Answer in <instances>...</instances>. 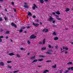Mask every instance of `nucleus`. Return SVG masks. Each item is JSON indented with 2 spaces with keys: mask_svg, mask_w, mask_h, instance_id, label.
I'll return each instance as SVG.
<instances>
[{
  "mask_svg": "<svg viewBox=\"0 0 73 73\" xmlns=\"http://www.w3.org/2000/svg\"><path fill=\"white\" fill-rule=\"evenodd\" d=\"M53 35H56V32H54L53 33Z\"/></svg>",
  "mask_w": 73,
  "mask_h": 73,
  "instance_id": "nucleus-38",
  "label": "nucleus"
},
{
  "mask_svg": "<svg viewBox=\"0 0 73 73\" xmlns=\"http://www.w3.org/2000/svg\"><path fill=\"white\" fill-rule=\"evenodd\" d=\"M2 20H3V19H2V18H0V21H2Z\"/></svg>",
  "mask_w": 73,
  "mask_h": 73,
  "instance_id": "nucleus-46",
  "label": "nucleus"
},
{
  "mask_svg": "<svg viewBox=\"0 0 73 73\" xmlns=\"http://www.w3.org/2000/svg\"><path fill=\"white\" fill-rule=\"evenodd\" d=\"M0 32H3V29H1L0 30Z\"/></svg>",
  "mask_w": 73,
  "mask_h": 73,
  "instance_id": "nucleus-37",
  "label": "nucleus"
},
{
  "mask_svg": "<svg viewBox=\"0 0 73 73\" xmlns=\"http://www.w3.org/2000/svg\"><path fill=\"white\" fill-rule=\"evenodd\" d=\"M54 40H55V41H56V40H58V37H56L54 38Z\"/></svg>",
  "mask_w": 73,
  "mask_h": 73,
  "instance_id": "nucleus-8",
  "label": "nucleus"
},
{
  "mask_svg": "<svg viewBox=\"0 0 73 73\" xmlns=\"http://www.w3.org/2000/svg\"><path fill=\"white\" fill-rule=\"evenodd\" d=\"M52 13L53 14V15H56V13L54 12H52Z\"/></svg>",
  "mask_w": 73,
  "mask_h": 73,
  "instance_id": "nucleus-48",
  "label": "nucleus"
},
{
  "mask_svg": "<svg viewBox=\"0 0 73 73\" xmlns=\"http://www.w3.org/2000/svg\"><path fill=\"white\" fill-rule=\"evenodd\" d=\"M39 57H41L44 58V57H45V56H43L41 55H40L39 56Z\"/></svg>",
  "mask_w": 73,
  "mask_h": 73,
  "instance_id": "nucleus-32",
  "label": "nucleus"
},
{
  "mask_svg": "<svg viewBox=\"0 0 73 73\" xmlns=\"http://www.w3.org/2000/svg\"><path fill=\"white\" fill-rule=\"evenodd\" d=\"M65 49V47L64 46H63V49Z\"/></svg>",
  "mask_w": 73,
  "mask_h": 73,
  "instance_id": "nucleus-51",
  "label": "nucleus"
},
{
  "mask_svg": "<svg viewBox=\"0 0 73 73\" xmlns=\"http://www.w3.org/2000/svg\"><path fill=\"white\" fill-rule=\"evenodd\" d=\"M64 52H65V53H64L65 54H67V53H68V52L64 50Z\"/></svg>",
  "mask_w": 73,
  "mask_h": 73,
  "instance_id": "nucleus-34",
  "label": "nucleus"
},
{
  "mask_svg": "<svg viewBox=\"0 0 73 73\" xmlns=\"http://www.w3.org/2000/svg\"><path fill=\"white\" fill-rule=\"evenodd\" d=\"M33 25H34L35 27H38V25H39V24L38 23H33Z\"/></svg>",
  "mask_w": 73,
  "mask_h": 73,
  "instance_id": "nucleus-5",
  "label": "nucleus"
},
{
  "mask_svg": "<svg viewBox=\"0 0 73 73\" xmlns=\"http://www.w3.org/2000/svg\"><path fill=\"white\" fill-rule=\"evenodd\" d=\"M44 1H46V2H47V1H48V0H44Z\"/></svg>",
  "mask_w": 73,
  "mask_h": 73,
  "instance_id": "nucleus-61",
  "label": "nucleus"
},
{
  "mask_svg": "<svg viewBox=\"0 0 73 73\" xmlns=\"http://www.w3.org/2000/svg\"><path fill=\"white\" fill-rule=\"evenodd\" d=\"M27 43L28 44H31V42H30L29 40L27 41Z\"/></svg>",
  "mask_w": 73,
  "mask_h": 73,
  "instance_id": "nucleus-29",
  "label": "nucleus"
},
{
  "mask_svg": "<svg viewBox=\"0 0 73 73\" xmlns=\"http://www.w3.org/2000/svg\"><path fill=\"white\" fill-rule=\"evenodd\" d=\"M39 44H42V42H40L39 43Z\"/></svg>",
  "mask_w": 73,
  "mask_h": 73,
  "instance_id": "nucleus-56",
  "label": "nucleus"
},
{
  "mask_svg": "<svg viewBox=\"0 0 73 73\" xmlns=\"http://www.w3.org/2000/svg\"><path fill=\"white\" fill-rule=\"evenodd\" d=\"M28 15L29 16H31L32 15V13H31V12H29Z\"/></svg>",
  "mask_w": 73,
  "mask_h": 73,
  "instance_id": "nucleus-11",
  "label": "nucleus"
},
{
  "mask_svg": "<svg viewBox=\"0 0 73 73\" xmlns=\"http://www.w3.org/2000/svg\"><path fill=\"white\" fill-rule=\"evenodd\" d=\"M56 64H55L54 66H52V68H56Z\"/></svg>",
  "mask_w": 73,
  "mask_h": 73,
  "instance_id": "nucleus-22",
  "label": "nucleus"
},
{
  "mask_svg": "<svg viewBox=\"0 0 73 73\" xmlns=\"http://www.w3.org/2000/svg\"><path fill=\"white\" fill-rule=\"evenodd\" d=\"M7 68H10V69H11V68H12V67L9 66H7Z\"/></svg>",
  "mask_w": 73,
  "mask_h": 73,
  "instance_id": "nucleus-30",
  "label": "nucleus"
},
{
  "mask_svg": "<svg viewBox=\"0 0 73 73\" xmlns=\"http://www.w3.org/2000/svg\"><path fill=\"white\" fill-rule=\"evenodd\" d=\"M56 13L57 15H60V11H57Z\"/></svg>",
  "mask_w": 73,
  "mask_h": 73,
  "instance_id": "nucleus-19",
  "label": "nucleus"
},
{
  "mask_svg": "<svg viewBox=\"0 0 73 73\" xmlns=\"http://www.w3.org/2000/svg\"><path fill=\"white\" fill-rule=\"evenodd\" d=\"M31 28V26H27V29H28L29 28Z\"/></svg>",
  "mask_w": 73,
  "mask_h": 73,
  "instance_id": "nucleus-53",
  "label": "nucleus"
},
{
  "mask_svg": "<svg viewBox=\"0 0 73 73\" xmlns=\"http://www.w3.org/2000/svg\"><path fill=\"white\" fill-rule=\"evenodd\" d=\"M26 28V27H21V29H25Z\"/></svg>",
  "mask_w": 73,
  "mask_h": 73,
  "instance_id": "nucleus-21",
  "label": "nucleus"
},
{
  "mask_svg": "<svg viewBox=\"0 0 73 73\" xmlns=\"http://www.w3.org/2000/svg\"><path fill=\"white\" fill-rule=\"evenodd\" d=\"M69 71L68 70H67L65 71V72H64L65 73H69Z\"/></svg>",
  "mask_w": 73,
  "mask_h": 73,
  "instance_id": "nucleus-27",
  "label": "nucleus"
},
{
  "mask_svg": "<svg viewBox=\"0 0 73 73\" xmlns=\"http://www.w3.org/2000/svg\"><path fill=\"white\" fill-rule=\"evenodd\" d=\"M40 25H42V22H40Z\"/></svg>",
  "mask_w": 73,
  "mask_h": 73,
  "instance_id": "nucleus-64",
  "label": "nucleus"
},
{
  "mask_svg": "<svg viewBox=\"0 0 73 73\" xmlns=\"http://www.w3.org/2000/svg\"><path fill=\"white\" fill-rule=\"evenodd\" d=\"M37 61H38V60L37 59L35 60L32 62V63H33V62H37Z\"/></svg>",
  "mask_w": 73,
  "mask_h": 73,
  "instance_id": "nucleus-12",
  "label": "nucleus"
},
{
  "mask_svg": "<svg viewBox=\"0 0 73 73\" xmlns=\"http://www.w3.org/2000/svg\"><path fill=\"white\" fill-rule=\"evenodd\" d=\"M33 18L34 19H36V16L35 15H34L33 16Z\"/></svg>",
  "mask_w": 73,
  "mask_h": 73,
  "instance_id": "nucleus-36",
  "label": "nucleus"
},
{
  "mask_svg": "<svg viewBox=\"0 0 73 73\" xmlns=\"http://www.w3.org/2000/svg\"><path fill=\"white\" fill-rule=\"evenodd\" d=\"M10 40L11 41V42H13V40L12 39H10Z\"/></svg>",
  "mask_w": 73,
  "mask_h": 73,
  "instance_id": "nucleus-63",
  "label": "nucleus"
},
{
  "mask_svg": "<svg viewBox=\"0 0 73 73\" xmlns=\"http://www.w3.org/2000/svg\"><path fill=\"white\" fill-rule=\"evenodd\" d=\"M10 32L9 31H7L5 33L7 35H8V34H9Z\"/></svg>",
  "mask_w": 73,
  "mask_h": 73,
  "instance_id": "nucleus-15",
  "label": "nucleus"
},
{
  "mask_svg": "<svg viewBox=\"0 0 73 73\" xmlns=\"http://www.w3.org/2000/svg\"><path fill=\"white\" fill-rule=\"evenodd\" d=\"M6 14L8 16H9V13H7Z\"/></svg>",
  "mask_w": 73,
  "mask_h": 73,
  "instance_id": "nucleus-60",
  "label": "nucleus"
},
{
  "mask_svg": "<svg viewBox=\"0 0 73 73\" xmlns=\"http://www.w3.org/2000/svg\"><path fill=\"white\" fill-rule=\"evenodd\" d=\"M64 52V50H63V51H61L60 52V53H62V52Z\"/></svg>",
  "mask_w": 73,
  "mask_h": 73,
  "instance_id": "nucleus-62",
  "label": "nucleus"
},
{
  "mask_svg": "<svg viewBox=\"0 0 73 73\" xmlns=\"http://www.w3.org/2000/svg\"><path fill=\"white\" fill-rule=\"evenodd\" d=\"M48 47L49 48H51L52 47V46H50V45H48Z\"/></svg>",
  "mask_w": 73,
  "mask_h": 73,
  "instance_id": "nucleus-42",
  "label": "nucleus"
},
{
  "mask_svg": "<svg viewBox=\"0 0 73 73\" xmlns=\"http://www.w3.org/2000/svg\"><path fill=\"white\" fill-rule=\"evenodd\" d=\"M55 16V17H59L58 15H56Z\"/></svg>",
  "mask_w": 73,
  "mask_h": 73,
  "instance_id": "nucleus-49",
  "label": "nucleus"
},
{
  "mask_svg": "<svg viewBox=\"0 0 73 73\" xmlns=\"http://www.w3.org/2000/svg\"><path fill=\"white\" fill-rule=\"evenodd\" d=\"M8 36H6V39H8Z\"/></svg>",
  "mask_w": 73,
  "mask_h": 73,
  "instance_id": "nucleus-58",
  "label": "nucleus"
},
{
  "mask_svg": "<svg viewBox=\"0 0 73 73\" xmlns=\"http://www.w3.org/2000/svg\"><path fill=\"white\" fill-rule=\"evenodd\" d=\"M11 25L12 26H13V27H14L15 28H17V26H16L15 24H14L13 23H11Z\"/></svg>",
  "mask_w": 73,
  "mask_h": 73,
  "instance_id": "nucleus-6",
  "label": "nucleus"
},
{
  "mask_svg": "<svg viewBox=\"0 0 73 73\" xmlns=\"http://www.w3.org/2000/svg\"><path fill=\"white\" fill-rule=\"evenodd\" d=\"M56 19H57V20H61V19L60 18H56Z\"/></svg>",
  "mask_w": 73,
  "mask_h": 73,
  "instance_id": "nucleus-43",
  "label": "nucleus"
},
{
  "mask_svg": "<svg viewBox=\"0 0 73 73\" xmlns=\"http://www.w3.org/2000/svg\"><path fill=\"white\" fill-rule=\"evenodd\" d=\"M0 65L2 66H4V64L3 63V62H0Z\"/></svg>",
  "mask_w": 73,
  "mask_h": 73,
  "instance_id": "nucleus-20",
  "label": "nucleus"
},
{
  "mask_svg": "<svg viewBox=\"0 0 73 73\" xmlns=\"http://www.w3.org/2000/svg\"><path fill=\"white\" fill-rule=\"evenodd\" d=\"M33 5L34 6L32 7V9L33 10H35L36 9V8H38V7L35 4H33Z\"/></svg>",
  "mask_w": 73,
  "mask_h": 73,
  "instance_id": "nucleus-2",
  "label": "nucleus"
},
{
  "mask_svg": "<svg viewBox=\"0 0 73 73\" xmlns=\"http://www.w3.org/2000/svg\"><path fill=\"white\" fill-rule=\"evenodd\" d=\"M46 49V47H43L41 48V50H45Z\"/></svg>",
  "mask_w": 73,
  "mask_h": 73,
  "instance_id": "nucleus-23",
  "label": "nucleus"
},
{
  "mask_svg": "<svg viewBox=\"0 0 73 73\" xmlns=\"http://www.w3.org/2000/svg\"><path fill=\"white\" fill-rule=\"evenodd\" d=\"M18 31H19V33H21V32H23V30L22 29H20V30H17Z\"/></svg>",
  "mask_w": 73,
  "mask_h": 73,
  "instance_id": "nucleus-16",
  "label": "nucleus"
},
{
  "mask_svg": "<svg viewBox=\"0 0 73 73\" xmlns=\"http://www.w3.org/2000/svg\"><path fill=\"white\" fill-rule=\"evenodd\" d=\"M55 23V20H53L52 22V23H53V24H54Z\"/></svg>",
  "mask_w": 73,
  "mask_h": 73,
  "instance_id": "nucleus-47",
  "label": "nucleus"
},
{
  "mask_svg": "<svg viewBox=\"0 0 73 73\" xmlns=\"http://www.w3.org/2000/svg\"><path fill=\"white\" fill-rule=\"evenodd\" d=\"M4 19L5 20H7V19L6 18V17H4Z\"/></svg>",
  "mask_w": 73,
  "mask_h": 73,
  "instance_id": "nucleus-57",
  "label": "nucleus"
},
{
  "mask_svg": "<svg viewBox=\"0 0 73 73\" xmlns=\"http://www.w3.org/2000/svg\"><path fill=\"white\" fill-rule=\"evenodd\" d=\"M47 72H49V70H46L43 72V73H46Z\"/></svg>",
  "mask_w": 73,
  "mask_h": 73,
  "instance_id": "nucleus-10",
  "label": "nucleus"
},
{
  "mask_svg": "<svg viewBox=\"0 0 73 73\" xmlns=\"http://www.w3.org/2000/svg\"><path fill=\"white\" fill-rule=\"evenodd\" d=\"M69 10H70V9L68 8H66V9L65 10V11L66 12H68V11H69Z\"/></svg>",
  "mask_w": 73,
  "mask_h": 73,
  "instance_id": "nucleus-13",
  "label": "nucleus"
},
{
  "mask_svg": "<svg viewBox=\"0 0 73 73\" xmlns=\"http://www.w3.org/2000/svg\"><path fill=\"white\" fill-rule=\"evenodd\" d=\"M0 42H2V39H0Z\"/></svg>",
  "mask_w": 73,
  "mask_h": 73,
  "instance_id": "nucleus-50",
  "label": "nucleus"
},
{
  "mask_svg": "<svg viewBox=\"0 0 73 73\" xmlns=\"http://www.w3.org/2000/svg\"><path fill=\"white\" fill-rule=\"evenodd\" d=\"M62 70H59V72H60V73H62Z\"/></svg>",
  "mask_w": 73,
  "mask_h": 73,
  "instance_id": "nucleus-33",
  "label": "nucleus"
},
{
  "mask_svg": "<svg viewBox=\"0 0 73 73\" xmlns=\"http://www.w3.org/2000/svg\"><path fill=\"white\" fill-rule=\"evenodd\" d=\"M52 62L51 60H47L46 61V62H47L48 63V62Z\"/></svg>",
  "mask_w": 73,
  "mask_h": 73,
  "instance_id": "nucleus-26",
  "label": "nucleus"
},
{
  "mask_svg": "<svg viewBox=\"0 0 73 73\" xmlns=\"http://www.w3.org/2000/svg\"><path fill=\"white\" fill-rule=\"evenodd\" d=\"M24 7L25 8H28V6L27 5H25Z\"/></svg>",
  "mask_w": 73,
  "mask_h": 73,
  "instance_id": "nucleus-25",
  "label": "nucleus"
},
{
  "mask_svg": "<svg viewBox=\"0 0 73 73\" xmlns=\"http://www.w3.org/2000/svg\"><path fill=\"white\" fill-rule=\"evenodd\" d=\"M42 31L44 32V33H47V32H48L49 31V30L45 28L42 30Z\"/></svg>",
  "mask_w": 73,
  "mask_h": 73,
  "instance_id": "nucleus-1",
  "label": "nucleus"
},
{
  "mask_svg": "<svg viewBox=\"0 0 73 73\" xmlns=\"http://www.w3.org/2000/svg\"><path fill=\"white\" fill-rule=\"evenodd\" d=\"M38 61H43V59H39L38 60Z\"/></svg>",
  "mask_w": 73,
  "mask_h": 73,
  "instance_id": "nucleus-24",
  "label": "nucleus"
},
{
  "mask_svg": "<svg viewBox=\"0 0 73 73\" xmlns=\"http://www.w3.org/2000/svg\"><path fill=\"white\" fill-rule=\"evenodd\" d=\"M7 63H8L9 64V63H11V62H12L11 61H7Z\"/></svg>",
  "mask_w": 73,
  "mask_h": 73,
  "instance_id": "nucleus-35",
  "label": "nucleus"
},
{
  "mask_svg": "<svg viewBox=\"0 0 73 73\" xmlns=\"http://www.w3.org/2000/svg\"><path fill=\"white\" fill-rule=\"evenodd\" d=\"M45 38H44L43 40V44H45Z\"/></svg>",
  "mask_w": 73,
  "mask_h": 73,
  "instance_id": "nucleus-14",
  "label": "nucleus"
},
{
  "mask_svg": "<svg viewBox=\"0 0 73 73\" xmlns=\"http://www.w3.org/2000/svg\"><path fill=\"white\" fill-rule=\"evenodd\" d=\"M4 38V36H0V39H1V38Z\"/></svg>",
  "mask_w": 73,
  "mask_h": 73,
  "instance_id": "nucleus-31",
  "label": "nucleus"
},
{
  "mask_svg": "<svg viewBox=\"0 0 73 73\" xmlns=\"http://www.w3.org/2000/svg\"><path fill=\"white\" fill-rule=\"evenodd\" d=\"M53 20H54V19L53 18V17H50L49 19H48V21H53Z\"/></svg>",
  "mask_w": 73,
  "mask_h": 73,
  "instance_id": "nucleus-4",
  "label": "nucleus"
},
{
  "mask_svg": "<svg viewBox=\"0 0 73 73\" xmlns=\"http://www.w3.org/2000/svg\"><path fill=\"white\" fill-rule=\"evenodd\" d=\"M17 57H18V58H20V56L19 54H17Z\"/></svg>",
  "mask_w": 73,
  "mask_h": 73,
  "instance_id": "nucleus-28",
  "label": "nucleus"
},
{
  "mask_svg": "<svg viewBox=\"0 0 73 73\" xmlns=\"http://www.w3.org/2000/svg\"><path fill=\"white\" fill-rule=\"evenodd\" d=\"M12 5H14V3L13 2H12Z\"/></svg>",
  "mask_w": 73,
  "mask_h": 73,
  "instance_id": "nucleus-59",
  "label": "nucleus"
},
{
  "mask_svg": "<svg viewBox=\"0 0 73 73\" xmlns=\"http://www.w3.org/2000/svg\"><path fill=\"white\" fill-rule=\"evenodd\" d=\"M36 37V36H35L34 35H32L31 36H30V39H33L35 38Z\"/></svg>",
  "mask_w": 73,
  "mask_h": 73,
  "instance_id": "nucleus-3",
  "label": "nucleus"
},
{
  "mask_svg": "<svg viewBox=\"0 0 73 73\" xmlns=\"http://www.w3.org/2000/svg\"><path fill=\"white\" fill-rule=\"evenodd\" d=\"M35 58H36V57L35 56H34L30 58V59L31 60H34L35 59Z\"/></svg>",
  "mask_w": 73,
  "mask_h": 73,
  "instance_id": "nucleus-9",
  "label": "nucleus"
},
{
  "mask_svg": "<svg viewBox=\"0 0 73 73\" xmlns=\"http://www.w3.org/2000/svg\"><path fill=\"white\" fill-rule=\"evenodd\" d=\"M9 56H12L13 55L15 56V54L13 53H10L9 54Z\"/></svg>",
  "mask_w": 73,
  "mask_h": 73,
  "instance_id": "nucleus-7",
  "label": "nucleus"
},
{
  "mask_svg": "<svg viewBox=\"0 0 73 73\" xmlns=\"http://www.w3.org/2000/svg\"><path fill=\"white\" fill-rule=\"evenodd\" d=\"M23 49H24V48L23 47H22L20 48L21 50H23Z\"/></svg>",
  "mask_w": 73,
  "mask_h": 73,
  "instance_id": "nucleus-54",
  "label": "nucleus"
},
{
  "mask_svg": "<svg viewBox=\"0 0 73 73\" xmlns=\"http://www.w3.org/2000/svg\"><path fill=\"white\" fill-rule=\"evenodd\" d=\"M19 70H18V71H15L14 72V73H17V72H19Z\"/></svg>",
  "mask_w": 73,
  "mask_h": 73,
  "instance_id": "nucleus-40",
  "label": "nucleus"
},
{
  "mask_svg": "<svg viewBox=\"0 0 73 73\" xmlns=\"http://www.w3.org/2000/svg\"><path fill=\"white\" fill-rule=\"evenodd\" d=\"M46 53H47V54H50V53L49 52H46Z\"/></svg>",
  "mask_w": 73,
  "mask_h": 73,
  "instance_id": "nucleus-55",
  "label": "nucleus"
},
{
  "mask_svg": "<svg viewBox=\"0 0 73 73\" xmlns=\"http://www.w3.org/2000/svg\"><path fill=\"white\" fill-rule=\"evenodd\" d=\"M68 70H70V69H71V67H69V68H68Z\"/></svg>",
  "mask_w": 73,
  "mask_h": 73,
  "instance_id": "nucleus-45",
  "label": "nucleus"
},
{
  "mask_svg": "<svg viewBox=\"0 0 73 73\" xmlns=\"http://www.w3.org/2000/svg\"><path fill=\"white\" fill-rule=\"evenodd\" d=\"M71 70H72V71L73 70V67H71Z\"/></svg>",
  "mask_w": 73,
  "mask_h": 73,
  "instance_id": "nucleus-44",
  "label": "nucleus"
},
{
  "mask_svg": "<svg viewBox=\"0 0 73 73\" xmlns=\"http://www.w3.org/2000/svg\"><path fill=\"white\" fill-rule=\"evenodd\" d=\"M13 9H14L15 12H16V9L14 8Z\"/></svg>",
  "mask_w": 73,
  "mask_h": 73,
  "instance_id": "nucleus-52",
  "label": "nucleus"
},
{
  "mask_svg": "<svg viewBox=\"0 0 73 73\" xmlns=\"http://www.w3.org/2000/svg\"><path fill=\"white\" fill-rule=\"evenodd\" d=\"M65 49L66 50H68V48L67 47H66Z\"/></svg>",
  "mask_w": 73,
  "mask_h": 73,
  "instance_id": "nucleus-39",
  "label": "nucleus"
},
{
  "mask_svg": "<svg viewBox=\"0 0 73 73\" xmlns=\"http://www.w3.org/2000/svg\"><path fill=\"white\" fill-rule=\"evenodd\" d=\"M55 48L57 49L58 48V45H56L55 46Z\"/></svg>",
  "mask_w": 73,
  "mask_h": 73,
  "instance_id": "nucleus-41",
  "label": "nucleus"
},
{
  "mask_svg": "<svg viewBox=\"0 0 73 73\" xmlns=\"http://www.w3.org/2000/svg\"><path fill=\"white\" fill-rule=\"evenodd\" d=\"M67 65H72V62H69L67 63Z\"/></svg>",
  "mask_w": 73,
  "mask_h": 73,
  "instance_id": "nucleus-18",
  "label": "nucleus"
},
{
  "mask_svg": "<svg viewBox=\"0 0 73 73\" xmlns=\"http://www.w3.org/2000/svg\"><path fill=\"white\" fill-rule=\"evenodd\" d=\"M40 2L41 4H42V3H44V1L43 0H40Z\"/></svg>",
  "mask_w": 73,
  "mask_h": 73,
  "instance_id": "nucleus-17",
  "label": "nucleus"
}]
</instances>
